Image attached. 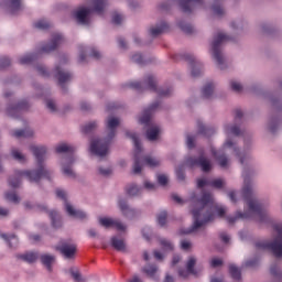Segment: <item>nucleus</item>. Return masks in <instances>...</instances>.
<instances>
[{"label": "nucleus", "mask_w": 282, "mask_h": 282, "mask_svg": "<svg viewBox=\"0 0 282 282\" xmlns=\"http://www.w3.org/2000/svg\"><path fill=\"white\" fill-rule=\"evenodd\" d=\"M187 164L188 166H200L202 171H204V173H208V171H210V169H213V163L210 162V160L206 159L204 155H200V158L197 159H188L187 160Z\"/></svg>", "instance_id": "nucleus-13"}, {"label": "nucleus", "mask_w": 282, "mask_h": 282, "mask_svg": "<svg viewBox=\"0 0 282 282\" xmlns=\"http://www.w3.org/2000/svg\"><path fill=\"white\" fill-rule=\"evenodd\" d=\"M132 61L134 63H138L139 65H142V54L138 53L132 56Z\"/></svg>", "instance_id": "nucleus-55"}, {"label": "nucleus", "mask_w": 282, "mask_h": 282, "mask_svg": "<svg viewBox=\"0 0 282 282\" xmlns=\"http://www.w3.org/2000/svg\"><path fill=\"white\" fill-rule=\"evenodd\" d=\"M213 155L218 160L219 166H221V169H226V166H228V158H226L224 153L215 152V150H213Z\"/></svg>", "instance_id": "nucleus-24"}, {"label": "nucleus", "mask_w": 282, "mask_h": 282, "mask_svg": "<svg viewBox=\"0 0 282 282\" xmlns=\"http://www.w3.org/2000/svg\"><path fill=\"white\" fill-rule=\"evenodd\" d=\"M248 217L249 219L254 217L260 224L268 221V210H265V207L259 199L252 196V188L250 186L248 187Z\"/></svg>", "instance_id": "nucleus-5"}, {"label": "nucleus", "mask_w": 282, "mask_h": 282, "mask_svg": "<svg viewBox=\"0 0 282 282\" xmlns=\"http://www.w3.org/2000/svg\"><path fill=\"white\" fill-rule=\"evenodd\" d=\"M127 137L133 141L134 144V165L133 173H141L143 166H150V169H155V166H160L161 161L151 155H142V144L138 139V134L135 132H127Z\"/></svg>", "instance_id": "nucleus-3"}, {"label": "nucleus", "mask_w": 282, "mask_h": 282, "mask_svg": "<svg viewBox=\"0 0 282 282\" xmlns=\"http://www.w3.org/2000/svg\"><path fill=\"white\" fill-rule=\"evenodd\" d=\"M21 109H25V106H23V104H18L14 107L8 108L7 113L9 116H17V113H20Z\"/></svg>", "instance_id": "nucleus-30"}, {"label": "nucleus", "mask_w": 282, "mask_h": 282, "mask_svg": "<svg viewBox=\"0 0 282 282\" xmlns=\"http://www.w3.org/2000/svg\"><path fill=\"white\" fill-rule=\"evenodd\" d=\"M224 41H228V35L224 33H218L214 42L212 44V50H213V56L217 64L219 65L220 69H224V55H221V51L219 50V45L224 43Z\"/></svg>", "instance_id": "nucleus-8"}, {"label": "nucleus", "mask_w": 282, "mask_h": 282, "mask_svg": "<svg viewBox=\"0 0 282 282\" xmlns=\"http://www.w3.org/2000/svg\"><path fill=\"white\" fill-rule=\"evenodd\" d=\"M191 241H188V240H183L182 242H181V248H182V250H191Z\"/></svg>", "instance_id": "nucleus-53"}, {"label": "nucleus", "mask_w": 282, "mask_h": 282, "mask_svg": "<svg viewBox=\"0 0 282 282\" xmlns=\"http://www.w3.org/2000/svg\"><path fill=\"white\" fill-rule=\"evenodd\" d=\"M56 72V78L58 79L59 85H63L64 83H67L72 78V74L63 70L62 68L57 67L55 69Z\"/></svg>", "instance_id": "nucleus-18"}, {"label": "nucleus", "mask_w": 282, "mask_h": 282, "mask_svg": "<svg viewBox=\"0 0 282 282\" xmlns=\"http://www.w3.org/2000/svg\"><path fill=\"white\" fill-rule=\"evenodd\" d=\"M198 131L199 133H202L203 135H210V133H213V130L206 128V126L199 123L198 124Z\"/></svg>", "instance_id": "nucleus-44"}, {"label": "nucleus", "mask_w": 282, "mask_h": 282, "mask_svg": "<svg viewBox=\"0 0 282 282\" xmlns=\"http://www.w3.org/2000/svg\"><path fill=\"white\" fill-rule=\"evenodd\" d=\"M226 131L231 135H239V133H241V130L237 126L231 128H226Z\"/></svg>", "instance_id": "nucleus-48"}, {"label": "nucleus", "mask_w": 282, "mask_h": 282, "mask_svg": "<svg viewBox=\"0 0 282 282\" xmlns=\"http://www.w3.org/2000/svg\"><path fill=\"white\" fill-rule=\"evenodd\" d=\"M11 8L13 10H19V8H21V0H12L11 1Z\"/></svg>", "instance_id": "nucleus-58"}, {"label": "nucleus", "mask_w": 282, "mask_h": 282, "mask_svg": "<svg viewBox=\"0 0 282 282\" xmlns=\"http://www.w3.org/2000/svg\"><path fill=\"white\" fill-rule=\"evenodd\" d=\"M31 61H34V55L28 54V55H24L20 58V64L21 65H28V64H30Z\"/></svg>", "instance_id": "nucleus-38"}, {"label": "nucleus", "mask_w": 282, "mask_h": 282, "mask_svg": "<svg viewBox=\"0 0 282 282\" xmlns=\"http://www.w3.org/2000/svg\"><path fill=\"white\" fill-rule=\"evenodd\" d=\"M186 144L188 149H193V147H195V137L188 135L186 139Z\"/></svg>", "instance_id": "nucleus-52"}, {"label": "nucleus", "mask_w": 282, "mask_h": 282, "mask_svg": "<svg viewBox=\"0 0 282 282\" xmlns=\"http://www.w3.org/2000/svg\"><path fill=\"white\" fill-rule=\"evenodd\" d=\"M97 124L95 121H91L89 123H87L84 128L83 131L84 133H91V131H94V129H96Z\"/></svg>", "instance_id": "nucleus-40"}, {"label": "nucleus", "mask_w": 282, "mask_h": 282, "mask_svg": "<svg viewBox=\"0 0 282 282\" xmlns=\"http://www.w3.org/2000/svg\"><path fill=\"white\" fill-rule=\"evenodd\" d=\"M57 197L59 199H63L66 213L69 215V217H74L75 219H85L87 217V214L80 209H75L72 204L67 202V194L63 189L56 191Z\"/></svg>", "instance_id": "nucleus-9"}, {"label": "nucleus", "mask_w": 282, "mask_h": 282, "mask_svg": "<svg viewBox=\"0 0 282 282\" xmlns=\"http://www.w3.org/2000/svg\"><path fill=\"white\" fill-rule=\"evenodd\" d=\"M46 107H47V109H50L51 111H56V104L54 102V100H47V101H46Z\"/></svg>", "instance_id": "nucleus-56"}, {"label": "nucleus", "mask_w": 282, "mask_h": 282, "mask_svg": "<svg viewBox=\"0 0 282 282\" xmlns=\"http://www.w3.org/2000/svg\"><path fill=\"white\" fill-rule=\"evenodd\" d=\"M111 246L112 248H115V250H119V251H122L126 248L124 240L118 237H112Z\"/></svg>", "instance_id": "nucleus-25"}, {"label": "nucleus", "mask_w": 282, "mask_h": 282, "mask_svg": "<svg viewBox=\"0 0 282 282\" xmlns=\"http://www.w3.org/2000/svg\"><path fill=\"white\" fill-rule=\"evenodd\" d=\"M20 259H23V261H26L28 263H34V261H36V259H39V253L26 252L24 254H21Z\"/></svg>", "instance_id": "nucleus-26"}, {"label": "nucleus", "mask_w": 282, "mask_h": 282, "mask_svg": "<svg viewBox=\"0 0 282 282\" xmlns=\"http://www.w3.org/2000/svg\"><path fill=\"white\" fill-rule=\"evenodd\" d=\"M57 153H73L74 148L72 145H68L67 143H62L56 147Z\"/></svg>", "instance_id": "nucleus-27"}, {"label": "nucleus", "mask_w": 282, "mask_h": 282, "mask_svg": "<svg viewBox=\"0 0 282 282\" xmlns=\"http://www.w3.org/2000/svg\"><path fill=\"white\" fill-rule=\"evenodd\" d=\"M2 239H6V241H9V246H12L11 242L14 241V243H17V237L14 236H11V237H8V235L6 234H2L1 235Z\"/></svg>", "instance_id": "nucleus-51"}, {"label": "nucleus", "mask_w": 282, "mask_h": 282, "mask_svg": "<svg viewBox=\"0 0 282 282\" xmlns=\"http://www.w3.org/2000/svg\"><path fill=\"white\" fill-rule=\"evenodd\" d=\"M169 25L165 22H162L160 25L152 26L150 29L151 36H160V34L166 32Z\"/></svg>", "instance_id": "nucleus-21"}, {"label": "nucleus", "mask_w": 282, "mask_h": 282, "mask_svg": "<svg viewBox=\"0 0 282 282\" xmlns=\"http://www.w3.org/2000/svg\"><path fill=\"white\" fill-rule=\"evenodd\" d=\"M12 156L14 160H18V162H25V156L19 152V150H12Z\"/></svg>", "instance_id": "nucleus-43"}, {"label": "nucleus", "mask_w": 282, "mask_h": 282, "mask_svg": "<svg viewBox=\"0 0 282 282\" xmlns=\"http://www.w3.org/2000/svg\"><path fill=\"white\" fill-rule=\"evenodd\" d=\"M63 173H64V175H66L67 177H75L74 170H72V166H70V165H64V166H63Z\"/></svg>", "instance_id": "nucleus-42"}, {"label": "nucleus", "mask_w": 282, "mask_h": 282, "mask_svg": "<svg viewBox=\"0 0 282 282\" xmlns=\"http://www.w3.org/2000/svg\"><path fill=\"white\" fill-rule=\"evenodd\" d=\"M95 6V12L100 14L105 10V0H91Z\"/></svg>", "instance_id": "nucleus-32"}, {"label": "nucleus", "mask_w": 282, "mask_h": 282, "mask_svg": "<svg viewBox=\"0 0 282 282\" xmlns=\"http://www.w3.org/2000/svg\"><path fill=\"white\" fill-rule=\"evenodd\" d=\"M99 224L100 226H104V228H115L116 230H119V232H124V230H127V226H124V224L110 217H100Z\"/></svg>", "instance_id": "nucleus-11"}, {"label": "nucleus", "mask_w": 282, "mask_h": 282, "mask_svg": "<svg viewBox=\"0 0 282 282\" xmlns=\"http://www.w3.org/2000/svg\"><path fill=\"white\" fill-rule=\"evenodd\" d=\"M224 261L219 258H213L210 261L212 268H219V265H223Z\"/></svg>", "instance_id": "nucleus-49"}, {"label": "nucleus", "mask_w": 282, "mask_h": 282, "mask_svg": "<svg viewBox=\"0 0 282 282\" xmlns=\"http://www.w3.org/2000/svg\"><path fill=\"white\" fill-rule=\"evenodd\" d=\"M214 13H216L218 17L224 13V8L221 6L213 7Z\"/></svg>", "instance_id": "nucleus-59"}, {"label": "nucleus", "mask_w": 282, "mask_h": 282, "mask_svg": "<svg viewBox=\"0 0 282 282\" xmlns=\"http://www.w3.org/2000/svg\"><path fill=\"white\" fill-rule=\"evenodd\" d=\"M275 232H278L276 238L270 241H260L256 243V248L259 250H271L274 257L281 258L282 257V225H274L273 226Z\"/></svg>", "instance_id": "nucleus-7"}, {"label": "nucleus", "mask_w": 282, "mask_h": 282, "mask_svg": "<svg viewBox=\"0 0 282 282\" xmlns=\"http://www.w3.org/2000/svg\"><path fill=\"white\" fill-rule=\"evenodd\" d=\"M204 98H213V94H215V84L207 83L202 90Z\"/></svg>", "instance_id": "nucleus-22"}, {"label": "nucleus", "mask_w": 282, "mask_h": 282, "mask_svg": "<svg viewBox=\"0 0 282 282\" xmlns=\"http://www.w3.org/2000/svg\"><path fill=\"white\" fill-rule=\"evenodd\" d=\"M61 41H63V36L61 34L55 35L53 41L51 42V44L47 46H44L42 48V51L43 52H52V51L56 50V47H58V45H61Z\"/></svg>", "instance_id": "nucleus-19"}, {"label": "nucleus", "mask_w": 282, "mask_h": 282, "mask_svg": "<svg viewBox=\"0 0 282 282\" xmlns=\"http://www.w3.org/2000/svg\"><path fill=\"white\" fill-rule=\"evenodd\" d=\"M120 124V119L116 117H109L107 120V129L109 131V135L107 139H94L90 142V153L93 155H97V158H105L109 154V142L116 135V128Z\"/></svg>", "instance_id": "nucleus-4"}, {"label": "nucleus", "mask_w": 282, "mask_h": 282, "mask_svg": "<svg viewBox=\"0 0 282 282\" xmlns=\"http://www.w3.org/2000/svg\"><path fill=\"white\" fill-rule=\"evenodd\" d=\"M147 87L148 89H152V91H158L160 96H169L171 94V90H158L155 78H153V76L147 78Z\"/></svg>", "instance_id": "nucleus-16"}, {"label": "nucleus", "mask_w": 282, "mask_h": 282, "mask_svg": "<svg viewBox=\"0 0 282 282\" xmlns=\"http://www.w3.org/2000/svg\"><path fill=\"white\" fill-rule=\"evenodd\" d=\"M123 17L120 15V14H115L113 18H112V22L116 24V25H120V23H122L123 21Z\"/></svg>", "instance_id": "nucleus-50"}, {"label": "nucleus", "mask_w": 282, "mask_h": 282, "mask_svg": "<svg viewBox=\"0 0 282 282\" xmlns=\"http://www.w3.org/2000/svg\"><path fill=\"white\" fill-rule=\"evenodd\" d=\"M197 186H198V188H204L206 186H212L213 188H221V186H224V180H221V178H215V180L198 178Z\"/></svg>", "instance_id": "nucleus-14"}, {"label": "nucleus", "mask_w": 282, "mask_h": 282, "mask_svg": "<svg viewBox=\"0 0 282 282\" xmlns=\"http://www.w3.org/2000/svg\"><path fill=\"white\" fill-rule=\"evenodd\" d=\"M248 217L247 213L237 212L236 217H227L229 224H235L236 219H246Z\"/></svg>", "instance_id": "nucleus-34"}, {"label": "nucleus", "mask_w": 282, "mask_h": 282, "mask_svg": "<svg viewBox=\"0 0 282 282\" xmlns=\"http://www.w3.org/2000/svg\"><path fill=\"white\" fill-rule=\"evenodd\" d=\"M35 28H37V30H47V28H50V22L45 21V20H40L37 22H35Z\"/></svg>", "instance_id": "nucleus-37"}, {"label": "nucleus", "mask_w": 282, "mask_h": 282, "mask_svg": "<svg viewBox=\"0 0 282 282\" xmlns=\"http://www.w3.org/2000/svg\"><path fill=\"white\" fill-rule=\"evenodd\" d=\"M199 3H202V0H181V8L184 12H191L193 6H199Z\"/></svg>", "instance_id": "nucleus-20"}, {"label": "nucleus", "mask_w": 282, "mask_h": 282, "mask_svg": "<svg viewBox=\"0 0 282 282\" xmlns=\"http://www.w3.org/2000/svg\"><path fill=\"white\" fill-rule=\"evenodd\" d=\"M6 197L9 202H13V204H19L20 198L18 197L17 193L11 192V193H7Z\"/></svg>", "instance_id": "nucleus-36"}, {"label": "nucleus", "mask_w": 282, "mask_h": 282, "mask_svg": "<svg viewBox=\"0 0 282 282\" xmlns=\"http://www.w3.org/2000/svg\"><path fill=\"white\" fill-rule=\"evenodd\" d=\"M143 271L145 272V274H148V276H150L151 279H156L155 274H158V268H155L154 265H148L143 269Z\"/></svg>", "instance_id": "nucleus-31"}, {"label": "nucleus", "mask_w": 282, "mask_h": 282, "mask_svg": "<svg viewBox=\"0 0 282 282\" xmlns=\"http://www.w3.org/2000/svg\"><path fill=\"white\" fill-rule=\"evenodd\" d=\"M229 274L234 281H241V269L235 264L229 265Z\"/></svg>", "instance_id": "nucleus-23"}, {"label": "nucleus", "mask_w": 282, "mask_h": 282, "mask_svg": "<svg viewBox=\"0 0 282 282\" xmlns=\"http://www.w3.org/2000/svg\"><path fill=\"white\" fill-rule=\"evenodd\" d=\"M74 17L82 25H89V19L91 17V9L87 7H80L74 12Z\"/></svg>", "instance_id": "nucleus-12"}, {"label": "nucleus", "mask_w": 282, "mask_h": 282, "mask_svg": "<svg viewBox=\"0 0 282 282\" xmlns=\"http://www.w3.org/2000/svg\"><path fill=\"white\" fill-rule=\"evenodd\" d=\"M155 109H158V104H154L149 109L144 110L143 115L139 119L141 124L148 126L147 138L150 140V142L158 140L161 131L160 126L151 121V116Z\"/></svg>", "instance_id": "nucleus-6"}, {"label": "nucleus", "mask_w": 282, "mask_h": 282, "mask_svg": "<svg viewBox=\"0 0 282 282\" xmlns=\"http://www.w3.org/2000/svg\"><path fill=\"white\" fill-rule=\"evenodd\" d=\"M161 248L163 250H173V245L166 239H161Z\"/></svg>", "instance_id": "nucleus-45"}, {"label": "nucleus", "mask_w": 282, "mask_h": 282, "mask_svg": "<svg viewBox=\"0 0 282 282\" xmlns=\"http://www.w3.org/2000/svg\"><path fill=\"white\" fill-rule=\"evenodd\" d=\"M158 223L160 226H166V212H161L158 215Z\"/></svg>", "instance_id": "nucleus-41"}, {"label": "nucleus", "mask_w": 282, "mask_h": 282, "mask_svg": "<svg viewBox=\"0 0 282 282\" xmlns=\"http://www.w3.org/2000/svg\"><path fill=\"white\" fill-rule=\"evenodd\" d=\"M188 61L192 69V76H199V74H202V64L194 56H189Z\"/></svg>", "instance_id": "nucleus-17"}, {"label": "nucleus", "mask_w": 282, "mask_h": 282, "mask_svg": "<svg viewBox=\"0 0 282 282\" xmlns=\"http://www.w3.org/2000/svg\"><path fill=\"white\" fill-rule=\"evenodd\" d=\"M144 187L148 188V191H155V184H153V183H151L149 181H147L144 183Z\"/></svg>", "instance_id": "nucleus-62"}, {"label": "nucleus", "mask_w": 282, "mask_h": 282, "mask_svg": "<svg viewBox=\"0 0 282 282\" xmlns=\"http://www.w3.org/2000/svg\"><path fill=\"white\" fill-rule=\"evenodd\" d=\"M198 208L192 210L194 217V224L191 229L181 231L182 235H191V232H197L199 228L206 226L208 221H214L216 217H226V207L215 203L212 193L203 192L202 198L196 203Z\"/></svg>", "instance_id": "nucleus-1"}, {"label": "nucleus", "mask_w": 282, "mask_h": 282, "mask_svg": "<svg viewBox=\"0 0 282 282\" xmlns=\"http://www.w3.org/2000/svg\"><path fill=\"white\" fill-rule=\"evenodd\" d=\"M59 252L66 258L72 259L76 254V245L64 242L62 246L57 247Z\"/></svg>", "instance_id": "nucleus-15"}, {"label": "nucleus", "mask_w": 282, "mask_h": 282, "mask_svg": "<svg viewBox=\"0 0 282 282\" xmlns=\"http://www.w3.org/2000/svg\"><path fill=\"white\" fill-rule=\"evenodd\" d=\"M140 187L137 185H130L128 186L127 193L130 195V197H135V195H140Z\"/></svg>", "instance_id": "nucleus-33"}, {"label": "nucleus", "mask_w": 282, "mask_h": 282, "mask_svg": "<svg viewBox=\"0 0 282 282\" xmlns=\"http://www.w3.org/2000/svg\"><path fill=\"white\" fill-rule=\"evenodd\" d=\"M100 175H109L111 173L110 169H99Z\"/></svg>", "instance_id": "nucleus-64"}, {"label": "nucleus", "mask_w": 282, "mask_h": 282, "mask_svg": "<svg viewBox=\"0 0 282 282\" xmlns=\"http://www.w3.org/2000/svg\"><path fill=\"white\" fill-rule=\"evenodd\" d=\"M12 135L14 138H30V135H32V130H15L13 131Z\"/></svg>", "instance_id": "nucleus-28"}, {"label": "nucleus", "mask_w": 282, "mask_h": 282, "mask_svg": "<svg viewBox=\"0 0 282 282\" xmlns=\"http://www.w3.org/2000/svg\"><path fill=\"white\" fill-rule=\"evenodd\" d=\"M70 274L76 282H85V279L80 275V272L76 269H70Z\"/></svg>", "instance_id": "nucleus-35"}, {"label": "nucleus", "mask_w": 282, "mask_h": 282, "mask_svg": "<svg viewBox=\"0 0 282 282\" xmlns=\"http://www.w3.org/2000/svg\"><path fill=\"white\" fill-rule=\"evenodd\" d=\"M130 87H133L134 89H142V83L140 82L131 83Z\"/></svg>", "instance_id": "nucleus-63"}, {"label": "nucleus", "mask_w": 282, "mask_h": 282, "mask_svg": "<svg viewBox=\"0 0 282 282\" xmlns=\"http://www.w3.org/2000/svg\"><path fill=\"white\" fill-rule=\"evenodd\" d=\"M31 151L36 158L39 171L31 172V171H24V172H17L15 177H11L9 180V185L11 188H18L21 184V177L29 178L30 182H39L41 177H46V180H50V171L45 170V165H43V159L45 156V153H47V149L43 145L36 147L32 145Z\"/></svg>", "instance_id": "nucleus-2"}, {"label": "nucleus", "mask_w": 282, "mask_h": 282, "mask_svg": "<svg viewBox=\"0 0 282 282\" xmlns=\"http://www.w3.org/2000/svg\"><path fill=\"white\" fill-rule=\"evenodd\" d=\"M119 207L121 208L122 213L127 215V210H129V207L127 206V202L120 200Z\"/></svg>", "instance_id": "nucleus-57"}, {"label": "nucleus", "mask_w": 282, "mask_h": 282, "mask_svg": "<svg viewBox=\"0 0 282 282\" xmlns=\"http://www.w3.org/2000/svg\"><path fill=\"white\" fill-rule=\"evenodd\" d=\"M176 176H177V180H184V167H178L176 170Z\"/></svg>", "instance_id": "nucleus-60"}, {"label": "nucleus", "mask_w": 282, "mask_h": 282, "mask_svg": "<svg viewBox=\"0 0 282 282\" xmlns=\"http://www.w3.org/2000/svg\"><path fill=\"white\" fill-rule=\"evenodd\" d=\"M220 239L224 241V243H228V241H230V236H228L226 232H223L220 234Z\"/></svg>", "instance_id": "nucleus-61"}, {"label": "nucleus", "mask_w": 282, "mask_h": 282, "mask_svg": "<svg viewBox=\"0 0 282 282\" xmlns=\"http://www.w3.org/2000/svg\"><path fill=\"white\" fill-rule=\"evenodd\" d=\"M158 183L161 186H166V184H169V176H166V174H159L158 175Z\"/></svg>", "instance_id": "nucleus-39"}, {"label": "nucleus", "mask_w": 282, "mask_h": 282, "mask_svg": "<svg viewBox=\"0 0 282 282\" xmlns=\"http://www.w3.org/2000/svg\"><path fill=\"white\" fill-rule=\"evenodd\" d=\"M50 217L52 219L53 226H55V227L58 226V225H56V217H58V214L55 210L50 212Z\"/></svg>", "instance_id": "nucleus-54"}, {"label": "nucleus", "mask_w": 282, "mask_h": 282, "mask_svg": "<svg viewBox=\"0 0 282 282\" xmlns=\"http://www.w3.org/2000/svg\"><path fill=\"white\" fill-rule=\"evenodd\" d=\"M230 87L234 91H241V89H243V86L241 85V83L237 82V80H232L230 83Z\"/></svg>", "instance_id": "nucleus-46"}, {"label": "nucleus", "mask_w": 282, "mask_h": 282, "mask_svg": "<svg viewBox=\"0 0 282 282\" xmlns=\"http://www.w3.org/2000/svg\"><path fill=\"white\" fill-rule=\"evenodd\" d=\"M41 259L42 263L46 265L47 270H52V263H54V256L44 254Z\"/></svg>", "instance_id": "nucleus-29"}, {"label": "nucleus", "mask_w": 282, "mask_h": 282, "mask_svg": "<svg viewBox=\"0 0 282 282\" xmlns=\"http://www.w3.org/2000/svg\"><path fill=\"white\" fill-rule=\"evenodd\" d=\"M195 265H197V258L191 256L187 259V262L185 264L186 269L178 271L180 276H182L183 279H186L187 276H191V274H193V276L199 275V272H202V269Z\"/></svg>", "instance_id": "nucleus-10"}, {"label": "nucleus", "mask_w": 282, "mask_h": 282, "mask_svg": "<svg viewBox=\"0 0 282 282\" xmlns=\"http://www.w3.org/2000/svg\"><path fill=\"white\" fill-rule=\"evenodd\" d=\"M270 272L272 276H280V279H282V273L279 271V267L276 264L271 265Z\"/></svg>", "instance_id": "nucleus-47"}]
</instances>
